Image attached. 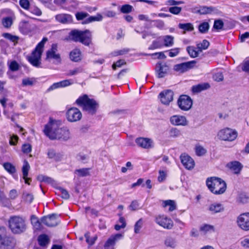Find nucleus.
I'll return each instance as SVG.
<instances>
[{"label":"nucleus","instance_id":"nucleus-1","mask_svg":"<svg viewBox=\"0 0 249 249\" xmlns=\"http://www.w3.org/2000/svg\"><path fill=\"white\" fill-rule=\"evenodd\" d=\"M54 122V120L50 118L49 123L45 125L44 134L51 140L67 141L70 136L69 130L66 127L59 128Z\"/></svg>","mask_w":249,"mask_h":249},{"label":"nucleus","instance_id":"nucleus-2","mask_svg":"<svg viewBox=\"0 0 249 249\" xmlns=\"http://www.w3.org/2000/svg\"><path fill=\"white\" fill-rule=\"evenodd\" d=\"M67 40L75 42H79L86 46L89 47L92 43V35L89 30L80 31L77 29L72 30L69 33Z\"/></svg>","mask_w":249,"mask_h":249},{"label":"nucleus","instance_id":"nucleus-3","mask_svg":"<svg viewBox=\"0 0 249 249\" xmlns=\"http://www.w3.org/2000/svg\"><path fill=\"white\" fill-rule=\"evenodd\" d=\"M75 103L83 111L91 115H95L99 107V104L94 99L89 98L87 94L80 96Z\"/></svg>","mask_w":249,"mask_h":249},{"label":"nucleus","instance_id":"nucleus-4","mask_svg":"<svg viewBox=\"0 0 249 249\" xmlns=\"http://www.w3.org/2000/svg\"><path fill=\"white\" fill-rule=\"evenodd\" d=\"M8 227L14 234L24 233L28 228L25 218L19 215L10 216L8 220Z\"/></svg>","mask_w":249,"mask_h":249},{"label":"nucleus","instance_id":"nucleus-5","mask_svg":"<svg viewBox=\"0 0 249 249\" xmlns=\"http://www.w3.org/2000/svg\"><path fill=\"white\" fill-rule=\"evenodd\" d=\"M206 185L210 191L215 195L223 194L227 188L225 181L215 177L208 178L206 180Z\"/></svg>","mask_w":249,"mask_h":249},{"label":"nucleus","instance_id":"nucleus-6","mask_svg":"<svg viewBox=\"0 0 249 249\" xmlns=\"http://www.w3.org/2000/svg\"><path fill=\"white\" fill-rule=\"evenodd\" d=\"M16 244V239L7 236L4 229L0 228V249H14Z\"/></svg>","mask_w":249,"mask_h":249},{"label":"nucleus","instance_id":"nucleus-7","mask_svg":"<svg viewBox=\"0 0 249 249\" xmlns=\"http://www.w3.org/2000/svg\"><path fill=\"white\" fill-rule=\"evenodd\" d=\"M219 138L223 141H232L237 137V132L235 130L226 128L219 131Z\"/></svg>","mask_w":249,"mask_h":249},{"label":"nucleus","instance_id":"nucleus-8","mask_svg":"<svg viewBox=\"0 0 249 249\" xmlns=\"http://www.w3.org/2000/svg\"><path fill=\"white\" fill-rule=\"evenodd\" d=\"M60 215L56 213H52L42 217L40 219L42 223L47 227H55L58 225L60 221L58 220V218Z\"/></svg>","mask_w":249,"mask_h":249},{"label":"nucleus","instance_id":"nucleus-9","mask_svg":"<svg viewBox=\"0 0 249 249\" xmlns=\"http://www.w3.org/2000/svg\"><path fill=\"white\" fill-rule=\"evenodd\" d=\"M196 63V60H192L176 64L174 66L173 70L179 73H183L194 68Z\"/></svg>","mask_w":249,"mask_h":249},{"label":"nucleus","instance_id":"nucleus-10","mask_svg":"<svg viewBox=\"0 0 249 249\" xmlns=\"http://www.w3.org/2000/svg\"><path fill=\"white\" fill-rule=\"evenodd\" d=\"M238 226L244 231H249V212L240 214L237 218Z\"/></svg>","mask_w":249,"mask_h":249},{"label":"nucleus","instance_id":"nucleus-11","mask_svg":"<svg viewBox=\"0 0 249 249\" xmlns=\"http://www.w3.org/2000/svg\"><path fill=\"white\" fill-rule=\"evenodd\" d=\"M178 105L181 110L187 111L191 108L193 101L188 95H181L178 100Z\"/></svg>","mask_w":249,"mask_h":249},{"label":"nucleus","instance_id":"nucleus-12","mask_svg":"<svg viewBox=\"0 0 249 249\" xmlns=\"http://www.w3.org/2000/svg\"><path fill=\"white\" fill-rule=\"evenodd\" d=\"M82 113L80 110L74 107L68 110L66 116L68 120L71 122H74L80 120L82 118Z\"/></svg>","mask_w":249,"mask_h":249},{"label":"nucleus","instance_id":"nucleus-13","mask_svg":"<svg viewBox=\"0 0 249 249\" xmlns=\"http://www.w3.org/2000/svg\"><path fill=\"white\" fill-rule=\"evenodd\" d=\"M155 222L160 226L166 229H171L173 227V222L171 219L164 215H159L155 219Z\"/></svg>","mask_w":249,"mask_h":249},{"label":"nucleus","instance_id":"nucleus-14","mask_svg":"<svg viewBox=\"0 0 249 249\" xmlns=\"http://www.w3.org/2000/svg\"><path fill=\"white\" fill-rule=\"evenodd\" d=\"M169 70V67L165 63L158 62L155 66V72L159 78L164 77Z\"/></svg>","mask_w":249,"mask_h":249},{"label":"nucleus","instance_id":"nucleus-15","mask_svg":"<svg viewBox=\"0 0 249 249\" xmlns=\"http://www.w3.org/2000/svg\"><path fill=\"white\" fill-rule=\"evenodd\" d=\"M174 92L172 90L166 89L161 91L159 95L162 104L168 105L173 100Z\"/></svg>","mask_w":249,"mask_h":249},{"label":"nucleus","instance_id":"nucleus-16","mask_svg":"<svg viewBox=\"0 0 249 249\" xmlns=\"http://www.w3.org/2000/svg\"><path fill=\"white\" fill-rule=\"evenodd\" d=\"M196 13L200 15L207 14H219L221 13L220 11L216 7L213 6H200Z\"/></svg>","mask_w":249,"mask_h":249},{"label":"nucleus","instance_id":"nucleus-17","mask_svg":"<svg viewBox=\"0 0 249 249\" xmlns=\"http://www.w3.org/2000/svg\"><path fill=\"white\" fill-rule=\"evenodd\" d=\"M123 234L122 233H117L112 235L105 242L104 244L105 249H114V246L117 241L122 238Z\"/></svg>","mask_w":249,"mask_h":249},{"label":"nucleus","instance_id":"nucleus-18","mask_svg":"<svg viewBox=\"0 0 249 249\" xmlns=\"http://www.w3.org/2000/svg\"><path fill=\"white\" fill-rule=\"evenodd\" d=\"M180 159L182 164L187 169L191 170L194 167L195 161L188 155L181 154L180 156Z\"/></svg>","mask_w":249,"mask_h":249},{"label":"nucleus","instance_id":"nucleus-19","mask_svg":"<svg viewBox=\"0 0 249 249\" xmlns=\"http://www.w3.org/2000/svg\"><path fill=\"white\" fill-rule=\"evenodd\" d=\"M170 122L174 125L185 126L187 124L186 118L183 116L174 115L170 117Z\"/></svg>","mask_w":249,"mask_h":249},{"label":"nucleus","instance_id":"nucleus-20","mask_svg":"<svg viewBox=\"0 0 249 249\" xmlns=\"http://www.w3.org/2000/svg\"><path fill=\"white\" fill-rule=\"evenodd\" d=\"M41 52L34 53V52H32L31 56H28L27 59L33 66L39 67L41 64Z\"/></svg>","mask_w":249,"mask_h":249},{"label":"nucleus","instance_id":"nucleus-21","mask_svg":"<svg viewBox=\"0 0 249 249\" xmlns=\"http://www.w3.org/2000/svg\"><path fill=\"white\" fill-rule=\"evenodd\" d=\"M135 142L139 146L145 149L151 147L152 142L151 139L142 137L137 138L135 140Z\"/></svg>","mask_w":249,"mask_h":249},{"label":"nucleus","instance_id":"nucleus-22","mask_svg":"<svg viewBox=\"0 0 249 249\" xmlns=\"http://www.w3.org/2000/svg\"><path fill=\"white\" fill-rule=\"evenodd\" d=\"M56 20L62 24H67L72 21V17L67 14H57L55 16Z\"/></svg>","mask_w":249,"mask_h":249},{"label":"nucleus","instance_id":"nucleus-23","mask_svg":"<svg viewBox=\"0 0 249 249\" xmlns=\"http://www.w3.org/2000/svg\"><path fill=\"white\" fill-rule=\"evenodd\" d=\"M47 157L50 159H53L55 161H60L63 158V154L57 153L53 148H49L47 152Z\"/></svg>","mask_w":249,"mask_h":249},{"label":"nucleus","instance_id":"nucleus-24","mask_svg":"<svg viewBox=\"0 0 249 249\" xmlns=\"http://www.w3.org/2000/svg\"><path fill=\"white\" fill-rule=\"evenodd\" d=\"M19 31L23 35H27L32 31L31 25L28 21H21L18 25Z\"/></svg>","mask_w":249,"mask_h":249},{"label":"nucleus","instance_id":"nucleus-25","mask_svg":"<svg viewBox=\"0 0 249 249\" xmlns=\"http://www.w3.org/2000/svg\"><path fill=\"white\" fill-rule=\"evenodd\" d=\"M70 58L73 62H78L82 60V53L79 49L75 48L70 53Z\"/></svg>","mask_w":249,"mask_h":249},{"label":"nucleus","instance_id":"nucleus-26","mask_svg":"<svg viewBox=\"0 0 249 249\" xmlns=\"http://www.w3.org/2000/svg\"><path fill=\"white\" fill-rule=\"evenodd\" d=\"M210 87V85L208 83H202L193 86L192 87V91L193 93H199L203 90L209 89Z\"/></svg>","mask_w":249,"mask_h":249},{"label":"nucleus","instance_id":"nucleus-27","mask_svg":"<svg viewBox=\"0 0 249 249\" xmlns=\"http://www.w3.org/2000/svg\"><path fill=\"white\" fill-rule=\"evenodd\" d=\"M208 210L211 212L212 214H215L223 212L224 207L220 203H213L209 206Z\"/></svg>","mask_w":249,"mask_h":249},{"label":"nucleus","instance_id":"nucleus-28","mask_svg":"<svg viewBox=\"0 0 249 249\" xmlns=\"http://www.w3.org/2000/svg\"><path fill=\"white\" fill-rule=\"evenodd\" d=\"M103 19V16L99 13H98L95 16H91L89 15L88 18L82 21V24H87L94 21H100Z\"/></svg>","mask_w":249,"mask_h":249},{"label":"nucleus","instance_id":"nucleus-29","mask_svg":"<svg viewBox=\"0 0 249 249\" xmlns=\"http://www.w3.org/2000/svg\"><path fill=\"white\" fill-rule=\"evenodd\" d=\"M236 201L240 204L247 203L249 201V196L245 192L239 193L236 197Z\"/></svg>","mask_w":249,"mask_h":249},{"label":"nucleus","instance_id":"nucleus-30","mask_svg":"<svg viewBox=\"0 0 249 249\" xmlns=\"http://www.w3.org/2000/svg\"><path fill=\"white\" fill-rule=\"evenodd\" d=\"M37 241L41 247H46L49 244L50 239L47 235L42 234L38 236Z\"/></svg>","mask_w":249,"mask_h":249},{"label":"nucleus","instance_id":"nucleus-31","mask_svg":"<svg viewBox=\"0 0 249 249\" xmlns=\"http://www.w3.org/2000/svg\"><path fill=\"white\" fill-rule=\"evenodd\" d=\"M230 164V168L233 171L234 174H238L240 173L243 167L242 164L240 162L234 161L231 162Z\"/></svg>","mask_w":249,"mask_h":249},{"label":"nucleus","instance_id":"nucleus-32","mask_svg":"<svg viewBox=\"0 0 249 249\" xmlns=\"http://www.w3.org/2000/svg\"><path fill=\"white\" fill-rule=\"evenodd\" d=\"M31 222L33 227L37 230H40L41 229V222L40 221L38 218L35 215H32L31 216Z\"/></svg>","mask_w":249,"mask_h":249},{"label":"nucleus","instance_id":"nucleus-33","mask_svg":"<svg viewBox=\"0 0 249 249\" xmlns=\"http://www.w3.org/2000/svg\"><path fill=\"white\" fill-rule=\"evenodd\" d=\"M162 39L164 41L163 45L165 47H171L174 45V37L172 36H162Z\"/></svg>","mask_w":249,"mask_h":249},{"label":"nucleus","instance_id":"nucleus-34","mask_svg":"<svg viewBox=\"0 0 249 249\" xmlns=\"http://www.w3.org/2000/svg\"><path fill=\"white\" fill-rule=\"evenodd\" d=\"M164 244L167 247L174 249L177 246V241L175 238L169 236L164 240Z\"/></svg>","mask_w":249,"mask_h":249},{"label":"nucleus","instance_id":"nucleus-35","mask_svg":"<svg viewBox=\"0 0 249 249\" xmlns=\"http://www.w3.org/2000/svg\"><path fill=\"white\" fill-rule=\"evenodd\" d=\"M167 206H169V211L172 212L177 209V206L175 202L172 200H163L162 201V206L166 207Z\"/></svg>","mask_w":249,"mask_h":249},{"label":"nucleus","instance_id":"nucleus-36","mask_svg":"<svg viewBox=\"0 0 249 249\" xmlns=\"http://www.w3.org/2000/svg\"><path fill=\"white\" fill-rule=\"evenodd\" d=\"M186 51L189 55L192 58H196L198 56L199 52L198 50L196 51V49L192 46H188L186 48Z\"/></svg>","mask_w":249,"mask_h":249},{"label":"nucleus","instance_id":"nucleus-37","mask_svg":"<svg viewBox=\"0 0 249 249\" xmlns=\"http://www.w3.org/2000/svg\"><path fill=\"white\" fill-rule=\"evenodd\" d=\"M48 40L47 38L44 37L42 40L39 42L36 46L35 49L33 51L34 53H39L41 52V54L43 53V48L44 46L45 43Z\"/></svg>","mask_w":249,"mask_h":249},{"label":"nucleus","instance_id":"nucleus-38","mask_svg":"<svg viewBox=\"0 0 249 249\" xmlns=\"http://www.w3.org/2000/svg\"><path fill=\"white\" fill-rule=\"evenodd\" d=\"M169 137L170 138H176L181 135L180 131L177 128L172 127L168 131Z\"/></svg>","mask_w":249,"mask_h":249},{"label":"nucleus","instance_id":"nucleus-39","mask_svg":"<svg viewBox=\"0 0 249 249\" xmlns=\"http://www.w3.org/2000/svg\"><path fill=\"white\" fill-rule=\"evenodd\" d=\"M179 29L183 30L185 32H191L194 30V28L193 25L191 23H179L178 25Z\"/></svg>","mask_w":249,"mask_h":249},{"label":"nucleus","instance_id":"nucleus-40","mask_svg":"<svg viewBox=\"0 0 249 249\" xmlns=\"http://www.w3.org/2000/svg\"><path fill=\"white\" fill-rule=\"evenodd\" d=\"M210 28V25L207 22H203L200 23L198 27V31L201 34H206L208 32Z\"/></svg>","mask_w":249,"mask_h":249},{"label":"nucleus","instance_id":"nucleus-41","mask_svg":"<svg viewBox=\"0 0 249 249\" xmlns=\"http://www.w3.org/2000/svg\"><path fill=\"white\" fill-rule=\"evenodd\" d=\"M53 58L57 61L58 63H60L61 59L59 54H56L54 52H46V59Z\"/></svg>","mask_w":249,"mask_h":249},{"label":"nucleus","instance_id":"nucleus-42","mask_svg":"<svg viewBox=\"0 0 249 249\" xmlns=\"http://www.w3.org/2000/svg\"><path fill=\"white\" fill-rule=\"evenodd\" d=\"M53 2L57 5L61 6L62 8L67 9L66 6H63L65 3H75L76 1L75 0H53Z\"/></svg>","mask_w":249,"mask_h":249},{"label":"nucleus","instance_id":"nucleus-43","mask_svg":"<svg viewBox=\"0 0 249 249\" xmlns=\"http://www.w3.org/2000/svg\"><path fill=\"white\" fill-rule=\"evenodd\" d=\"M90 169L89 168H84L79 169H76L75 171V173H78V175L79 177H86L89 175V171Z\"/></svg>","mask_w":249,"mask_h":249},{"label":"nucleus","instance_id":"nucleus-44","mask_svg":"<svg viewBox=\"0 0 249 249\" xmlns=\"http://www.w3.org/2000/svg\"><path fill=\"white\" fill-rule=\"evenodd\" d=\"M3 167L10 174H14L16 172L15 167L10 162H5L3 164Z\"/></svg>","mask_w":249,"mask_h":249},{"label":"nucleus","instance_id":"nucleus-45","mask_svg":"<svg viewBox=\"0 0 249 249\" xmlns=\"http://www.w3.org/2000/svg\"><path fill=\"white\" fill-rule=\"evenodd\" d=\"M85 237L86 238V242L89 245L92 246L95 242L96 240L97 239V237L95 236L92 238L90 237V233L88 232H86L85 235Z\"/></svg>","mask_w":249,"mask_h":249},{"label":"nucleus","instance_id":"nucleus-46","mask_svg":"<svg viewBox=\"0 0 249 249\" xmlns=\"http://www.w3.org/2000/svg\"><path fill=\"white\" fill-rule=\"evenodd\" d=\"M30 168V165L28 161L26 160H24L23 165L22 168V172L23 174V178H25L28 177V172Z\"/></svg>","mask_w":249,"mask_h":249},{"label":"nucleus","instance_id":"nucleus-47","mask_svg":"<svg viewBox=\"0 0 249 249\" xmlns=\"http://www.w3.org/2000/svg\"><path fill=\"white\" fill-rule=\"evenodd\" d=\"M133 7L132 6L125 4L123 5L120 8V12L124 14H128L132 11Z\"/></svg>","mask_w":249,"mask_h":249},{"label":"nucleus","instance_id":"nucleus-48","mask_svg":"<svg viewBox=\"0 0 249 249\" xmlns=\"http://www.w3.org/2000/svg\"><path fill=\"white\" fill-rule=\"evenodd\" d=\"M2 23L3 26L5 28H10L13 24V20L11 17H7L3 18L2 20Z\"/></svg>","mask_w":249,"mask_h":249},{"label":"nucleus","instance_id":"nucleus-49","mask_svg":"<svg viewBox=\"0 0 249 249\" xmlns=\"http://www.w3.org/2000/svg\"><path fill=\"white\" fill-rule=\"evenodd\" d=\"M144 55L147 56V55H150L153 58H158L159 59H164L166 58V55L164 54L163 52H159V53H155L151 54H144Z\"/></svg>","mask_w":249,"mask_h":249},{"label":"nucleus","instance_id":"nucleus-50","mask_svg":"<svg viewBox=\"0 0 249 249\" xmlns=\"http://www.w3.org/2000/svg\"><path fill=\"white\" fill-rule=\"evenodd\" d=\"M89 16V14L85 12H78L75 14V17L77 20L84 21Z\"/></svg>","mask_w":249,"mask_h":249},{"label":"nucleus","instance_id":"nucleus-51","mask_svg":"<svg viewBox=\"0 0 249 249\" xmlns=\"http://www.w3.org/2000/svg\"><path fill=\"white\" fill-rule=\"evenodd\" d=\"M224 27V22L222 19H216L214 21L213 29L216 30L223 29Z\"/></svg>","mask_w":249,"mask_h":249},{"label":"nucleus","instance_id":"nucleus-52","mask_svg":"<svg viewBox=\"0 0 249 249\" xmlns=\"http://www.w3.org/2000/svg\"><path fill=\"white\" fill-rule=\"evenodd\" d=\"M163 46L161 42L159 40H155L153 41L152 44L148 47L149 50H154L158 48H161Z\"/></svg>","mask_w":249,"mask_h":249},{"label":"nucleus","instance_id":"nucleus-53","mask_svg":"<svg viewBox=\"0 0 249 249\" xmlns=\"http://www.w3.org/2000/svg\"><path fill=\"white\" fill-rule=\"evenodd\" d=\"M37 179L40 182H44L49 184L52 183L53 181V180L51 178L42 175H39Z\"/></svg>","mask_w":249,"mask_h":249},{"label":"nucleus","instance_id":"nucleus-54","mask_svg":"<svg viewBox=\"0 0 249 249\" xmlns=\"http://www.w3.org/2000/svg\"><path fill=\"white\" fill-rule=\"evenodd\" d=\"M209 45V42L206 39H204L201 43L197 44V49L198 50V51L201 52L202 50L207 49L208 48Z\"/></svg>","mask_w":249,"mask_h":249},{"label":"nucleus","instance_id":"nucleus-55","mask_svg":"<svg viewBox=\"0 0 249 249\" xmlns=\"http://www.w3.org/2000/svg\"><path fill=\"white\" fill-rule=\"evenodd\" d=\"M195 151L196 155L198 156H202L207 152V150L200 145L196 146Z\"/></svg>","mask_w":249,"mask_h":249},{"label":"nucleus","instance_id":"nucleus-56","mask_svg":"<svg viewBox=\"0 0 249 249\" xmlns=\"http://www.w3.org/2000/svg\"><path fill=\"white\" fill-rule=\"evenodd\" d=\"M57 189L58 191V193L60 194L61 197L65 199H68L70 198V195L66 189L60 187H59Z\"/></svg>","mask_w":249,"mask_h":249},{"label":"nucleus","instance_id":"nucleus-57","mask_svg":"<svg viewBox=\"0 0 249 249\" xmlns=\"http://www.w3.org/2000/svg\"><path fill=\"white\" fill-rule=\"evenodd\" d=\"M143 224V220L142 218H140L138 220L134 225V232L135 233H139L141 229L142 228Z\"/></svg>","mask_w":249,"mask_h":249},{"label":"nucleus","instance_id":"nucleus-58","mask_svg":"<svg viewBox=\"0 0 249 249\" xmlns=\"http://www.w3.org/2000/svg\"><path fill=\"white\" fill-rule=\"evenodd\" d=\"M2 36L12 42L17 41L19 38L18 36L12 35L11 34L8 33H3L2 34Z\"/></svg>","mask_w":249,"mask_h":249},{"label":"nucleus","instance_id":"nucleus-59","mask_svg":"<svg viewBox=\"0 0 249 249\" xmlns=\"http://www.w3.org/2000/svg\"><path fill=\"white\" fill-rule=\"evenodd\" d=\"M200 231L206 233L210 231H214V227L212 225L206 224L200 227Z\"/></svg>","mask_w":249,"mask_h":249},{"label":"nucleus","instance_id":"nucleus-60","mask_svg":"<svg viewBox=\"0 0 249 249\" xmlns=\"http://www.w3.org/2000/svg\"><path fill=\"white\" fill-rule=\"evenodd\" d=\"M9 69L11 71H17L19 70V65L16 61L13 60L11 62V63L9 66Z\"/></svg>","mask_w":249,"mask_h":249},{"label":"nucleus","instance_id":"nucleus-61","mask_svg":"<svg viewBox=\"0 0 249 249\" xmlns=\"http://www.w3.org/2000/svg\"><path fill=\"white\" fill-rule=\"evenodd\" d=\"M182 8L178 6H172L169 8L168 11L170 13L174 15H178L181 11Z\"/></svg>","mask_w":249,"mask_h":249},{"label":"nucleus","instance_id":"nucleus-62","mask_svg":"<svg viewBox=\"0 0 249 249\" xmlns=\"http://www.w3.org/2000/svg\"><path fill=\"white\" fill-rule=\"evenodd\" d=\"M32 151V146L29 143H24L22 146V151L23 153L28 154Z\"/></svg>","mask_w":249,"mask_h":249},{"label":"nucleus","instance_id":"nucleus-63","mask_svg":"<svg viewBox=\"0 0 249 249\" xmlns=\"http://www.w3.org/2000/svg\"><path fill=\"white\" fill-rule=\"evenodd\" d=\"M19 3L20 6L25 10L30 8V3L29 0H19Z\"/></svg>","mask_w":249,"mask_h":249},{"label":"nucleus","instance_id":"nucleus-64","mask_svg":"<svg viewBox=\"0 0 249 249\" xmlns=\"http://www.w3.org/2000/svg\"><path fill=\"white\" fill-rule=\"evenodd\" d=\"M242 70L249 74V60L242 63Z\"/></svg>","mask_w":249,"mask_h":249}]
</instances>
